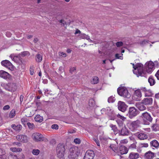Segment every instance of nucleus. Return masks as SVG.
<instances>
[{
  "label": "nucleus",
  "instance_id": "nucleus-1",
  "mask_svg": "<svg viewBox=\"0 0 159 159\" xmlns=\"http://www.w3.org/2000/svg\"><path fill=\"white\" fill-rule=\"evenodd\" d=\"M65 148L63 143H59L56 148V152L57 157L61 159H64V152Z\"/></svg>",
  "mask_w": 159,
  "mask_h": 159
},
{
  "label": "nucleus",
  "instance_id": "nucleus-2",
  "mask_svg": "<svg viewBox=\"0 0 159 159\" xmlns=\"http://www.w3.org/2000/svg\"><path fill=\"white\" fill-rule=\"evenodd\" d=\"M101 111L102 114H103V112H105L109 117L110 119L111 120H114L116 118V114L114 111L112 110L110 107L103 108L102 109Z\"/></svg>",
  "mask_w": 159,
  "mask_h": 159
},
{
  "label": "nucleus",
  "instance_id": "nucleus-3",
  "mask_svg": "<svg viewBox=\"0 0 159 159\" xmlns=\"http://www.w3.org/2000/svg\"><path fill=\"white\" fill-rule=\"evenodd\" d=\"M80 153V150L76 146H73L69 149V154L68 157L77 158Z\"/></svg>",
  "mask_w": 159,
  "mask_h": 159
},
{
  "label": "nucleus",
  "instance_id": "nucleus-4",
  "mask_svg": "<svg viewBox=\"0 0 159 159\" xmlns=\"http://www.w3.org/2000/svg\"><path fill=\"white\" fill-rule=\"evenodd\" d=\"M141 117L143 119V123L144 125H149V122H152L153 118L150 115L146 112L143 113Z\"/></svg>",
  "mask_w": 159,
  "mask_h": 159
},
{
  "label": "nucleus",
  "instance_id": "nucleus-5",
  "mask_svg": "<svg viewBox=\"0 0 159 159\" xmlns=\"http://www.w3.org/2000/svg\"><path fill=\"white\" fill-rule=\"evenodd\" d=\"M118 94L121 96H123L126 98H129L130 97V95L127 89L124 87H120L117 89Z\"/></svg>",
  "mask_w": 159,
  "mask_h": 159
},
{
  "label": "nucleus",
  "instance_id": "nucleus-6",
  "mask_svg": "<svg viewBox=\"0 0 159 159\" xmlns=\"http://www.w3.org/2000/svg\"><path fill=\"white\" fill-rule=\"evenodd\" d=\"M139 113V111L134 107H130L127 115L130 119L136 116Z\"/></svg>",
  "mask_w": 159,
  "mask_h": 159
},
{
  "label": "nucleus",
  "instance_id": "nucleus-7",
  "mask_svg": "<svg viewBox=\"0 0 159 159\" xmlns=\"http://www.w3.org/2000/svg\"><path fill=\"white\" fill-rule=\"evenodd\" d=\"M141 122L139 120L132 122L130 124L129 128L132 131L136 130L140 126Z\"/></svg>",
  "mask_w": 159,
  "mask_h": 159
},
{
  "label": "nucleus",
  "instance_id": "nucleus-8",
  "mask_svg": "<svg viewBox=\"0 0 159 159\" xmlns=\"http://www.w3.org/2000/svg\"><path fill=\"white\" fill-rule=\"evenodd\" d=\"M144 67L147 73L151 72L154 69V63L152 61H150L145 63Z\"/></svg>",
  "mask_w": 159,
  "mask_h": 159
},
{
  "label": "nucleus",
  "instance_id": "nucleus-9",
  "mask_svg": "<svg viewBox=\"0 0 159 159\" xmlns=\"http://www.w3.org/2000/svg\"><path fill=\"white\" fill-rule=\"evenodd\" d=\"M32 138L36 142H39L43 140L44 137L42 134L39 133H35L32 135Z\"/></svg>",
  "mask_w": 159,
  "mask_h": 159
},
{
  "label": "nucleus",
  "instance_id": "nucleus-10",
  "mask_svg": "<svg viewBox=\"0 0 159 159\" xmlns=\"http://www.w3.org/2000/svg\"><path fill=\"white\" fill-rule=\"evenodd\" d=\"M117 106L119 110L122 112H125L128 107L124 102L121 101L118 102Z\"/></svg>",
  "mask_w": 159,
  "mask_h": 159
},
{
  "label": "nucleus",
  "instance_id": "nucleus-11",
  "mask_svg": "<svg viewBox=\"0 0 159 159\" xmlns=\"http://www.w3.org/2000/svg\"><path fill=\"white\" fill-rule=\"evenodd\" d=\"M137 67H138V70L137 73L135 74L137 75V76H144L145 75V72L143 70L142 64H138L136 65Z\"/></svg>",
  "mask_w": 159,
  "mask_h": 159
},
{
  "label": "nucleus",
  "instance_id": "nucleus-12",
  "mask_svg": "<svg viewBox=\"0 0 159 159\" xmlns=\"http://www.w3.org/2000/svg\"><path fill=\"white\" fill-rule=\"evenodd\" d=\"M94 157V152L92 150H89L86 152L84 159H93Z\"/></svg>",
  "mask_w": 159,
  "mask_h": 159
},
{
  "label": "nucleus",
  "instance_id": "nucleus-13",
  "mask_svg": "<svg viewBox=\"0 0 159 159\" xmlns=\"http://www.w3.org/2000/svg\"><path fill=\"white\" fill-rule=\"evenodd\" d=\"M142 93L140 90L138 89L134 91L133 96V99L134 100L136 101H140Z\"/></svg>",
  "mask_w": 159,
  "mask_h": 159
},
{
  "label": "nucleus",
  "instance_id": "nucleus-14",
  "mask_svg": "<svg viewBox=\"0 0 159 159\" xmlns=\"http://www.w3.org/2000/svg\"><path fill=\"white\" fill-rule=\"evenodd\" d=\"M129 133V131L125 126L123 127L121 129L119 130L118 134L119 135L121 136H127L128 135Z\"/></svg>",
  "mask_w": 159,
  "mask_h": 159
},
{
  "label": "nucleus",
  "instance_id": "nucleus-15",
  "mask_svg": "<svg viewBox=\"0 0 159 159\" xmlns=\"http://www.w3.org/2000/svg\"><path fill=\"white\" fill-rule=\"evenodd\" d=\"M17 139L21 142L26 143L28 141L27 137L25 135H17L16 137Z\"/></svg>",
  "mask_w": 159,
  "mask_h": 159
},
{
  "label": "nucleus",
  "instance_id": "nucleus-16",
  "mask_svg": "<svg viewBox=\"0 0 159 159\" xmlns=\"http://www.w3.org/2000/svg\"><path fill=\"white\" fill-rule=\"evenodd\" d=\"M1 64L2 66L6 67L8 69L12 68L13 65L9 61L7 60H5L1 62Z\"/></svg>",
  "mask_w": 159,
  "mask_h": 159
},
{
  "label": "nucleus",
  "instance_id": "nucleus-17",
  "mask_svg": "<svg viewBox=\"0 0 159 159\" xmlns=\"http://www.w3.org/2000/svg\"><path fill=\"white\" fill-rule=\"evenodd\" d=\"M11 75L7 72L3 70L0 71V77L4 79H9Z\"/></svg>",
  "mask_w": 159,
  "mask_h": 159
},
{
  "label": "nucleus",
  "instance_id": "nucleus-18",
  "mask_svg": "<svg viewBox=\"0 0 159 159\" xmlns=\"http://www.w3.org/2000/svg\"><path fill=\"white\" fill-rule=\"evenodd\" d=\"M144 104L142 102H138L135 104V106L140 111H143L146 109V107L144 105Z\"/></svg>",
  "mask_w": 159,
  "mask_h": 159
},
{
  "label": "nucleus",
  "instance_id": "nucleus-19",
  "mask_svg": "<svg viewBox=\"0 0 159 159\" xmlns=\"http://www.w3.org/2000/svg\"><path fill=\"white\" fill-rule=\"evenodd\" d=\"M152 98H151L148 97L144 98L142 102L145 105H149L152 103Z\"/></svg>",
  "mask_w": 159,
  "mask_h": 159
},
{
  "label": "nucleus",
  "instance_id": "nucleus-20",
  "mask_svg": "<svg viewBox=\"0 0 159 159\" xmlns=\"http://www.w3.org/2000/svg\"><path fill=\"white\" fill-rule=\"evenodd\" d=\"M145 156L148 159H153L155 157V154L149 151L145 153Z\"/></svg>",
  "mask_w": 159,
  "mask_h": 159
},
{
  "label": "nucleus",
  "instance_id": "nucleus-21",
  "mask_svg": "<svg viewBox=\"0 0 159 159\" xmlns=\"http://www.w3.org/2000/svg\"><path fill=\"white\" fill-rule=\"evenodd\" d=\"M12 59L15 62L19 64L22 63V58L20 57V54H19L18 56H14Z\"/></svg>",
  "mask_w": 159,
  "mask_h": 159
},
{
  "label": "nucleus",
  "instance_id": "nucleus-22",
  "mask_svg": "<svg viewBox=\"0 0 159 159\" xmlns=\"http://www.w3.org/2000/svg\"><path fill=\"white\" fill-rule=\"evenodd\" d=\"M137 137L140 140H144L147 139L148 136L144 133L138 132L137 134Z\"/></svg>",
  "mask_w": 159,
  "mask_h": 159
},
{
  "label": "nucleus",
  "instance_id": "nucleus-23",
  "mask_svg": "<svg viewBox=\"0 0 159 159\" xmlns=\"http://www.w3.org/2000/svg\"><path fill=\"white\" fill-rule=\"evenodd\" d=\"M119 149L121 155L126 154L128 152L127 148L122 145L120 146Z\"/></svg>",
  "mask_w": 159,
  "mask_h": 159
},
{
  "label": "nucleus",
  "instance_id": "nucleus-24",
  "mask_svg": "<svg viewBox=\"0 0 159 159\" xmlns=\"http://www.w3.org/2000/svg\"><path fill=\"white\" fill-rule=\"evenodd\" d=\"M151 147H154L156 148H158L159 147V143L156 140L154 139L150 142Z\"/></svg>",
  "mask_w": 159,
  "mask_h": 159
},
{
  "label": "nucleus",
  "instance_id": "nucleus-25",
  "mask_svg": "<svg viewBox=\"0 0 159 159\" xmlns=\"http://www.w3.org/2000/svg\"><path fill=\"white\" fill-rule=\"evenodd\" d=\"M7 157L5 151L3 149L0 148V158L6 159Z\"/></svg>",
  "mask_w": 159,
  "mask_h": 159
},
{
  "label": "nucleus",
  "instance_id": "nucleus-26",
  "mask_svg": "<svg viewBox=\"0 0 159 159\" xmlns=\"http://www.w3.org/2000/svg\"><path fill=\"white\" fill-rule=\"evenodd\" d=\"M139 154L137 153L131 152L129 156L130 159H135L139 157Z\"/></svg>",
  "mask_w": 159,
  "mask_h": 159
},
{
  "label": "nucleus",
  "instance_id": "nucleus-27",
  "mask_svg": "<svg viewBox=\"0 0 159 159\" xmlns=\"http://www.w3.org/2000/svg\"><path fill=\"white\" fill-rule=\"evenodd\" d=\"M11 128L16 131H20L22 129V126L20 125H16L15 124H12L11 126Z\"/></svg>",
  "mask_w": 159,
  "mask_h": 159
},
{
  "label": "nucleus",
  "instance_id": "nucleus-28",
  "mask_svg": "<svg viewBox=\"0 0 159 159\" xmlns=\"http://www.w3.org/2000/svg\"><path fill=\"white\" fill-rule=\"evenodd\" d=\"M43 119V117L39 115H37L34 118V120L36 121L39 122H42Z\"/></svg>",
  "mask_w": 159,
  "mask_h": 159
},
{
  "label": "nucleus",
  "instance_id": "nucleus-29",
  "mask_svg": "<svg viewBox=\"0 0 159 159\" xmlns=\"http://www.w3.org/2000/svg\"><path fill=\"white\" fill-rule=\"evenodd\" d=\"M148 81L151 86L153 85L155 83V81L152 76H150L148 78Z\"/></svg>",
  "mask_w": 159,
  "mask_h": 159
},
{
  "label": "nucleus",
  "instance_id": "nucleus-30",
  "mask_svg": "<svg viewBox=\"0 0 159 159\" xmlns=\"http://www.w3.org/2000/svg\"><path fill=\"white\" fill-rule=\"evenodd\" d=\"M80 38L81 39H86V40H91L89 36L85 34L81 33L79 35Z\"/></svg>",
  "mask_w": 159,
  "mask_h": 159
},
{
  "label": "nucleus",
  "instance_id": "nucleus-31",
  "mask_svg": "<svg viewBox=\"0 0 159 159\" xmlns=\"http://www.w3.org/2000/svg\"><path fill=\"white\" fill-rule=\"evenodd\" d=\"M110 126L115 133L116 134L118 133L119 130L117 129V128L116 125L111 124L110 125Z\"/></svg>",
  "mask_w": 159,
  "mask_h": 159
},
{
  "label": "nucleus",
  "instance_id": "nucleus-32",
  "mask_svg": "<svg viewBox=\"0 0 159 159\" xmlns=\"http://www.w3.org/2000/svg\"><path fill=\"white\" fill-rule=\"evenodd\" d=\"M99 78L97 76H94L92 79L91 83L93 84H97L99 82Z\"/></svg>",
  "mask_w": 159,
  "mask_h": 159
},
{
  "label": "nucleus",
  "instance_id": "nucleus-33",
  "mask_svg": "<svg viewBox=\"0 0 159 159\" xmlns=\"http://www.w3.org/2000/svg\"><path fill=\"white\" fill-rule=\"evenodd\" d=\"M35 60L37 62H41L42 60V56L39 54H38L36 56Z\"/></svg>",
  "mask_w": 159,
  "mask_h": 159
},
{
  "label": "nucleus",
  "instance_id": "nucleus-34",
  "mask_svg": "<svg viewBox=\"0 0 159 159\" xmlns=\"http://www.w3.org/2000/svg\"><path fill=\"white\" fill-rule=\"evenodd\" d=\"M10 86L11 88V91L13 92L15 91L17 89L16 84L15 83H14L11 84Z\"/></svg>",
  "mask_w": 159,
  "mask_h": 159
},
{
  "label": "nucleus",
  "instance_id": "nucleus-35",
  "mask_svg": "<svg viewBox=\"0 0 159 159\" xmlns=\"http://www.w3.org/2000/svg\"><path fill=\"white\" fill-rule=\"evenodd\" d=\"M153 95V93H152V91L150 89L146 91V93H145V95L146 97H151Z\"/></svg>",
  "mask_w": 159,
  "mask_h": 159
},
{
  "label": "nucleus",
  "instance_id": "nucleus-36",
  "mask_svg": "<svg viewBox=\"0 0 159 159\" xmlns=\"http://www.w3.org/2000/svg\"><path fill=\"white\" fill-rule=\"evenodd\" d=\"M27 125L30 130H32L35 128V126L33 123H31L30 122H28Z\"/></svg>",
  "mask_w": 159,
  "mask_h": 159
},
{
  "label": "nucleus",
  "instance_id": "nucleus-37",
  "mask_svg": "<svg viewBox=\"0 0 159 159\" xmlns=\"http://www.w3.org/2000/svg\"><path fill=\"white\" fill-rule=\"evenodd\" d=\"M18 158H20V157H18L16 155H14L12 154H10L8 156V159H18Z\"/></svg>",
  "mask_w": 159,
  "mask_h": 159
},
{
  "label": "nucleus",
  "instance_id": "nucleus-38",
  "mask_svg": "<svg viewBox=\"0 0 159 159\" xmlns=\"http://www.w3.org/2000/svg\"><path fill=\"white\" fill-rule=\"evenodd\" d=\"M152 128L153 130L157 131L159 130V127L158 125L155 124H154L152 126Z\"/></svg>",
  "mask_w": 159,
  "mask_h": 159
},
{
  "label": "nucleus",
  "instance_id": "nucleus-39",
  "mask_svg": "<svg viewBox=\"0 0 159 159\" xmlns=\"http://www.w3.org/2000/svg\"><path fill=\"white\" fill-rule=\"evenodd\" d=\"M15 110H12L10 113L9 117L11 118H13L15 116Z\"/></svg>",
  "mask_w": 159,
  "mask_h": 159
},
{
  "label": "nucleus",
  "instance_id": "nucleus-40",
  "mask_svg": "<svg viewBox=\"0 0 159 159\" xmlns=\"http://www.w3.org/2000/svg\"><path fill=\"white\" fill-rule=\"evenodd\" d=\"M115 98L112 96L108 98V102L109 103H112L115 101Z\"/></svg>",
  "mask_w": 159,
  "mask_h": 159
},
{
  "label": "nucleus",
  "instance_id": "nucleus-41",
  "mask_svg": "<svg viewBox=\"0 0 159 159\" xmlns=\"http://www.w3.org/2000/svg\"><path fill=\"white\" fill-rule=\"evenodd\" d=\"M28 54H30L29 52L28 51L23 52L19 54L20 55H21L23 57H25L28 55Z\"/></svg>",
  "mask_w": 159,
  "mask_h": 159
},
{
  "label": "nucleus",
  "instance_id": "nucleus-42",
  "mask_svg": "<svg viewBox=\"0 0 159 159\" xmlns=\"http://www.w3.org/2000/svg\"><path fill=\"white\" fill-rule=\"evenodd\" d=\"M21 121L24 125L25 126V125L27 123V120L26 118H22L21 119Z\"/></svg>",
  "mask_w": 159,
  "mask_h": 159
},
{
  "label": "nucleus",
  "instance_id": "nucleus-43",
  "mask_svg": "<svg viewBox=\"0 0 159 159\" xmlns=\"http://www.w3.org/2000/svg\"><path fill=\"white\" fill-rule=\"evenodd\" d=\"M40 151L38 149H34L33 150V154L34 155H38Z\"/></svg>",
  "mask_w": 159,
  "mask_h": 159
},
{
  "label": "nucleus",
  "instance_id": "nucleus-44",
  "mask_svg": "<svg viewBox=\"0 0 159 159\" xmlns=\"http://www.w3.org/2000/svg\"><path fill=\"white\" fill-rule=\"evenodd\" d=\"M59 22L61 23V25L64 26L65 25H67L66 22L63 19L59 20Z\"/></svg>",
  "mask_w": 159,
  "mask_h": 159
},
{
  "label": "nucleus",
  "instance_id": "nucleus-45",
  "mask_svg": "<svg viewBox=\"0 0 159 159\" xmlns=\"http://www.w3.org/2000/svg\"><path fill=\"white\" fill-rule=\"evenodd\" d=\"M121 55V56H119V54L118 53H116L115 54V57L116 59H118L122 60L123 58V57L122 56L123 55L122 54Z\"/></svg>",
  "mask_w": 159,
  "mask_h": 159
},
{
  "label": "nucleus",
  "instance_id": "nucleus-46",
  "mask_svg": "<svg viewBox=\"0 0 159 159\" xmlns=\"http://www.w3.org/2000/svg\"><path fill=\"white\" fill-rule=\"evenodd\" d=\"M116 116H117V117L123 120H125L126 118L124 116L120 115L119 114L117 115Z\"/></svg>",
  "mask_w": 159,
  "mask_h": 159
},
{
  "label": "nucleus",
  "instance_id": "nucleus-47",
  "mask_svg": "<svg viewBox=\"0 0 159 159\" xmlns=\"http://www.w3.org/2000/svg\"><path fill=\"white\" fill-rule=\"evenodd\" d=\"M116 45L117 47H119L123 45V43L122 42H118L116 43Z\"/></svg>",
  "mask_w": 159,
  "mask_h": 159
},
{
  "label": "nucleus",
  "instance_id": "nucleus-48",
  "mask_svg": "<svg viewBox=\"0 0 159 159\" xmlns=\"http://www.w3.org/2000/svg\"><path fill=\"white\" fill-rule=\"evenodd\" d=\"M51 128L53 129H57L58 128V126L57 124H53L52 125Z\"/></svg>",
  "mask_w": 159,
  "mask_h": 159
},
{
  "label": "nucleus",
  "instance_id": "nucleus-49",
  "mask_svg": "<svg viewBox=\"0 0 159 159\" xmlns=\"http://www.w3.org/2000/svg\"><path fill=\"white\" fill-rule=\"evenodd\" d=\"M148 41H149V40H141V41L139 42V43L141 45H143L146 43H148Z\"/></svg>",
  "mask_w": 159,
  "mask_h": 159
},
{
  "label": "nucleus",
  "instance_id": "nucleus-50",
  "mask_svg": "<svg viewBox=\"0 0 159 159\" xmlns=\"http://www.w3.org/2000/svg\"><path fill=\"white\" fill-rule=\"evenodd\" d=\"M74 142L76 144H79L80 143V139L78 138H76L74 140Z\"/></svg>",
  "mask_w": 159,
  "mask_h": 159
},
{
  "label": "nucleus",
  "instance_id": "nucleus-51",
  "mask_svg": "<svg viewBox=\"0 0 159 159\" xmlns=\"http://www.w3.org/2000/svg\"><path fill=\"white\" fill-rule=\"evenodd\" d=\"M93 140L96 143L97 145L98 146L100 147V142L98 140V139H93Z\"/></svg>",
  "mask_w": 159,
  "mask_h": 159
},
{
  "label": "nucleus",
  "instance_id": "nucleus-52",
  "mask_svg": "<svg viewBox=\"0 0 159 159\" xmlns=\"http://www.w3.org/2000/svg\"><path fill=\"white\" fill-rule=\"evenodd\" d=\"M10 108V107L9 105H6L3 108V110H6L9 109Z\"/></svg>",
  "mask_w": 159,
  "mask_h": 159
},
{
  "label": "nucleus",
  "instance_id": "nucleus-53",
  "mask_svg": "<svg viewBox=\"0 0 159 159\" xmlns=\"http://www.w3.org/2000/svg\"><path fill=\"white\" fill-rule=\"evenodd\" d=\"M136 144L135 143H133L130 145L129 148H136Z\"/></svg>",
  "mask_w": 159,
  "mask_h": 159
},
{
  "label": "nucleus",
  "instance_id": "nucleus-54",
  "mask_svg": "<svg viewBox=\"0 0 159 159\" xmlns=\"http://www.w3.org/2000/svg\"><path fill=\"white\" fill-rule=\"evenodd\" d=\"M76 70V68L75 67H72L70 68V72L71 74H72L73 72Z\"/></svg>",
  "mask_w": 159,
  "mask_h": 159
},
{
  "label": "nucleus",
  "instance_id": "nucleus-55",
  "mask_svg": "<svg viewBox=\"0 0 159 159\" xmlns=\"http://www.w3.org/2000/svg\"><path fill=\"white\" fill-rule=\"evenodd\" d=\"M13 144L15 145H16L17 146L20 147L21 145V143L20 142H15L13 143Z\"/></svg>",
  "mask_w": 159,
  "mask_h": 159
},
{
  "label": "nucleus",
  "instance_id": "nucleus-56",
  "mask_svg": "<svg viewBox=\"0 0 159 159\" xmlns=\"http://www.w3.org/2000/svg\"><path fill=\"white\" fill-rule=\"evenodd\" d=\"M116 121L117 122V124H118L119 126H121L123 124V122L122 121H120L118 120H116Z\"/></svg>",
  "mask_w": 159,
  "mask_h": 159
},
{
  "label": "nucleus",
  "instance_id": "nucleus-57",
  "mask_svg": "<svg viewBox=\"0 0 159 159\" xmlns=\"http://www.w3.org/2000/svg\"><path fill=\"white\" fill-rule=\"evenodd\" d=\"M11 151L13 152H17V149L16 148H10Z\"/></svg>",
  "mask_w": 159,
  "mask_h": 159
},
{
  "label": "nucleus",
  "instance_id": "nucleus-58",
  "mask_svg": "<svg viewBox=\"0 0 159 159\" xmlns=\"http://www.w3.org/2000/svg\"><path fill=\"white\" fill-rule=\"evenodd\" d=\"M141 145H142V147H146L147 148L148 147V144L147 143H141Z\"/></svg>",
  "mask_w": 159,
  "mask_h": 159
},
{
  "label": "nucleus",
  "instance_id": "nucleus-59",
  "mask_svg": "<svg viewBox=\"0 0 159 159\" xmlns=\"http://www.w3.org/2000/svg\"><path fill=\"white\" fill-rule=\"evenodd\" d=\"M30 74L31 75H33L34 73V70L32 68L30 67Z\"/></svg>",
  "mask_w": 159,
  "mask_h": 159
},
{
  "label": "nucleus",
  "instance_id": "nucleus-60",
  "mask_svg": "<svg viewBox=\"0 0 159 159\" xmlns=\"http://www.w3.org/2000/svg\"><path fill=\"white\" fill-rule=\"evenodd\" d=\"M59 72L61 73L64 71L63 68L62 66H60L59 68Z\"/></svg>",
  "mask_w": 159,
  "mask_h": 159
},
{
  "label": "nucleus",
  "instance_id": "nucleus-61",
  "mask_svg": "<svg viewBox=\"0 0 159 159\" xmlns=\"http://www.w3.org/2000/svg\"><path fill=\"white\" fill-rule=\"evenodd\" d=\"M128 141L126 139H123L120 141V143H127Z\"/></svg>",
  "mask_w": 159,
  "mask_h": 159
},
{
  "label": "nucleus",
  "instance_id": "nucleus-62",
  "mask_svg": "<svg viewBox=\"0 0 159 159\" xmlns=\"http://www.w3.org/2000/svg\"><path fill=\"white\" fill-rule=\"evenodd\" d=\"M155 98L156 99H157L159 101V93L155 94Z\"/></svg>",
  "mask_w": 159,
  "mask_h": 159
},
{
  "label": "nucleus",
  "instance_id": "nucleus-63",
  "mask_svg": "<svg viewBox=\"0 0 159 159\" xmlns=\"http://www.w3.org/2000/svg\"><path fill=\"white\" fill-rule=\"evenodd\" d=\"M155 75L158 80H159V70L157 71Z\"/></svg>",
  "mask_w": 159,
  "mask_h": 159
},
{
  "label": "nucleus",
  "instance_id": "nucleus-64",
  "mask_svg": "<svg viewBox=\"0 0 159 159\" xmlns=\"http://www.w3.org/2000/svg\"><path fill=\"white\" fill-rule=\"evenodd\" d=\"M36 106H37V107H40L41 105V102H36Z\"/></svg>",
  "mask_w": 159,
  "mask_h": 159
}]
</instances>
